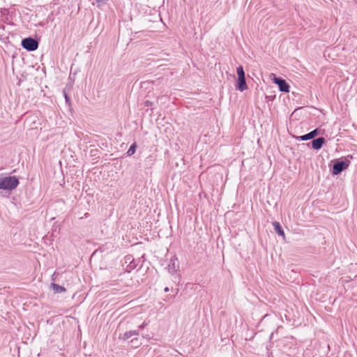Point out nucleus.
Wrapping results in <instances>:
<instances>
[{
  "label": "nucleus",
  "instance_id": "nucleus-19",
  "mask_svg": "<svg viewBox=\"0 0 357 357\" xmlns=\"http://www.w3.org/2000/svg\"><path fill=\"white\" fill-rule=\"evenodd\" d=\"M165 292L169 291V288H168V287H165Z\"/></svg>",
  "mask_w": 357,
  "mask_h": 357
},
{
  "label": "nucleus",
  "instance_id": "nucleus-22",
  "mask_svg": "<svg viewBox=\"0 0 357 357\" xmlns=\"http://www.w3.org/2000/svg\"><path fill=\"white\" fill-rule=\"evenodd\" d=\"M84 216L87 217L88 216V213H85Z\"/></svg>",
  "mask_w": 357,
  "mask_h": 357
},
{
  "label": "nucleus",
  "instance_id": "nucleus-2",
  "mask_svg": "<svg viewBox=\"0 0 357 357\" xmlns=\"http://www.w3.org/2000/svg\"><path fill=\"white\" fill-rule=\"evenodd\" d=\"M349 161H338L333 165V174L338 175L349 166Z\"/></svg>",
  "mask_w": 357,
  "mask_h": 357
},
{
  "label": "nucleus",
  "instance_id": "nucleus-20",
  "mask_svg": "<svg viewBox=\"0 0 357 357\" xmlns=\"http://www.w3.org/2000/svg\"><path fill=\"white\" fill-rule=\"evenodd\" d=\"M146 104L148 105H150V102H146Z\"/></svg>",
  "mask_w": 357,
  "mask_h": 357
},
{
  "label": "nucleus",
  "instance_id": "nucleus-14",
  "mask_svg": "<svg viewBox=\"0 0 357 357\" xmlns=\"http://www.w3.org/2000/svg\"><path fill=\"white\" fill-rule=\"evenodd\" d=\"M98 7L106 4L108 0H94Z\"/></svg>",
  "mask_w": 357,
  "mask_h": 357
},
{
  "label": "nucleus",
  "instance_id": "nucleus-17",
  "mask_svg": "<svg viewBox=\"0 0 357 357\" xmlns=\"http://www.w3.org/2000/svg\"><path fill=\"white\" fill-rule=\"evenodd\" d=\"M125 259L126 262H128V261H131L132 259V257L131 255H127Z\"/></svg>",
  "mask_w": 357,
  "mask_h": 357
},
{
  "label": "nucleus",
  "instance_id": "nucleus-15",
  "mask_svg": "<svg viewBox=\"0 0 357 357\" xmlns=\"http://www.w3.org/2000/svg\"><path fill=\"white\" fill-rule=\"evenodd\" d=\"M63 95L65 97L66 102L67 103H68L70 102V98H69L68 96L67 95V93L65 91H63Z\"/></svg>",
  "mask_w": 357,
  "mask_h": 357
},
{
  "label": "nucleus",
  "instance_id": "nucleus-11",
  "mask_svg": "<svg viewBox=\"0 0 357 357\" xmlns=\"http://www.w3.org/2000/svg\"><path fill=\"white\" fill-rule=\"evenodd\" d=\"M136 148H137V144L136 143H133L129 148V149L127 151V155L128 156H131L132 155L135 153V151H136Z\"/></svg>",
  "mask_w": 357,
  "mask_h": 357
},
{
  "label": "nucleus",
  "instance_id": "nucleus-8",
  "mask_svg": "<svg viewBox=\"0 0 357 357\" xmlns=\"http://www.w3.org/2000/svg\"><path fill=\"white\" fill-rule=\"evenodd\" d=\"M139 334V332L138 330L126 331L122 335H120L119 338L122 339L123 340H127L131 338L132 336H137Z\"/></svg>",
  "mask_w": 357,
  "mask_h": 357
},
{
  "label": "nucleus",
  "instance_id": "nucleus-18",
  "mask_svg": "<svg viewBox=\"0 0 357 357\" xmlns=\"http://www.w3.org/2000/svg\"><path fill=\"white\" fill-rule=\"evenodd\" d=\"M0 11L2 14L7 13L8 12V10L6 8H1Z\"/></svg>",
  "mask_w": 357,
  "mask_h": 357
},
{
  "label": "nucleus",
  "instance_id": "nucleus-21",
  "mask_svg": "<svg viewBox=\"0 0 357 357\" xmlns=\"http://www.w3.org/2000/svg\"><path fill=\"white\" fill-rule=\"evenodd\" d=\"M146 104L148 105H150V102H146Z\"/></svg>",
  "mask_w": 357,
  "mask_h": 357
},
{
  "label": "nucleus",
  "instance_id": "nucleus-16",
  "mask_svg": "<svg viewBox=\"0 0 357 357\" xmlns=\"http://www.w3.org/2000/svg\"><path fill=\"white\" fill-rule=\"evenodd\" d=\"M148 325V323L146 321H144L139 326V328H141V329H143L146 326Z\"/></svg>",
  "mask_w": 357,
  "mask_h": 357
},
{
  "label": "nucleus",
  "instance_id": "nucleus-1",
  "mask_svg": "<svg viewBox=\"0 0 357 357\" xmlns=\"http://www.w3.org/2000/svg\"><path fill=\"white\" fill-rule=\"evenodd\" d=\"M22 46L27 51L32 52L38 49V42L36 39L29 37L22 40Z\"/></svg>",
  "mask_w": 357,
  "mask_h": 357
},
{
  "label": "nucleus",
  "instance_id": "nucleus-4",
  "mask_svg": "<svg viewBox=\"0 0 357 357\" xmlns=\"http://www.w3.org/2000/svg\"><path fill=\"white\" fill-rule=\"evenodd\" d=\"M168 272L173 274L176 272L179 268V264L177 258L172 257L171 258L168 265H167Z\"/></svg>",
  "mask_w": 357,
  "mask_h": 357
},
{
  "label": "nucleus",
  "instance_id": "nucleus-5",
  "mask_svg": "<svg viewBox=\"0 0 357 357\" xmlns=\"http://www.w3.org/2000/svg\"><path fill=\"white\" fill-rule=\"evenodd\" d=\"M319 132H320V130L318 128H316L306 135H303L297 137V139H298L300 141L309 140V139H313L314 137H315L317 135H318L319 134Z\"/></svg>",
  "mask_w": 357,
  "mask_h": 357
},
{
  "label": "nucleus",
  "instance_id": "nucleus-12",
  "mask_svg": "<svg viewBox=\"0 0 357 357\" xmlns=\"http://www.w3.org/2000/svg\"><path fill=\"white\" fill-rule=\"evenodd\" d=\"M238 77H245V72L242 66H239L236 69Z\"/></svg>",
  "mask_w": 357,
  "mask_h": 357
},
{
  "label": "nucleus",
  "instance_id": "nucleus-7",
  "mask_svg": "<svg viewBox=\"0 0 357 357\" xmlns=\"http://www.w3.org/2000/svg\"><path fill=\"white\" fill-rule=\"evenodd\" d=\"M236 88L240 91H243L247 89L248 86L245 82V77H238V83L236 86Z\"/></svg>",
  "mask_w": 357,
  "mask_h": 357
},
{
  "label": "nucleus",
  "instance_id": "nucleus-10",
  "mask_svg": "<svg viewBox=\"0 0 357 357\" xmlns=\"http://www.w3.org/2000/svg\"><path fill=\"white\" fill-rule=\"evenodd\" d=\"M51 287H52L53 291H54V293L59 294V293H63V292L66 291L65 287L60 286L57 284L52 283Z\"/></svg>",
  "mask_w": 357,
  "mask_h": 357
},
{
  "label": "nucleus",
  "instance_id": "nucleus-6",
  "mask_svg": "<svg viewBox=\"0 0 357 357\" xmlns=\"http://www.w3.org/2000/svg\"><path fill=\"white\" fill-rule=\"evenodd\" d=\"M324 143L325 139L324 137H318L312 142V148L315 150H319Z\"/></svg>",
  "mask_w": 357,
  "mask_h": 357
},
{
  "label": "nucleus",
  "instance_id": "nucleus-9",
  "mask_svg": "<svg viewBox=\"0 0 357 357\" xmlns=\"http://www.w3.org/2000/svg\"><path fill=\"white\" fill-rule=\"evenodd\" d=\"M273 226L274 228L275 231L279 235L282 236V237H284V232L280 225V224L278 222H273Z\"/></svg>",
  "mask_w": 357,
  "mask_h": 357
},
{
  "label": "nucleus",
  "instance_id": "nucleus-3",
  "mask_svg": "<svg viewBox=\"0 0 357 357\" xmlns=\"http://www.w3.org/2000/svg\"><path fill=\"white\" fill-rule=\"evenodd\" d=\"M274 82L278 85L280 91L285 93H288L289 91V85L282 78L275 77Z\"/></svg>",
  "mask_w": 357,
  "mask_h": 357
},
{
  "label": "nucleus",
  "instance_id": "nucleus-13",
  "mask_svg": "<svg viewBox=\"0 0 357 357\" xmlns=\"http://www.w3.org/2000/svg\"><path fill=\"white\" fill-rule=\"evenodd\" d=\"M130 342L134 347H138L141 344L137 337L132 338Z\"/></svg>",
  "mask_w": 357,
  "mask_h": 357
}]
</instances>
